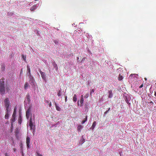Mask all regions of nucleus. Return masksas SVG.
<instances>
[{
	"mask_svg": "<svg viewBox=\"0 0 156 156\" xmlns=\"http://www.w3.org/2000/svg\"><path fill=\"white\" fill-rule=\"evenodd\" d=\"M40 73L41 75V76L43 79L46 81V77L44 73L42 72L41 71H40Z\"/></svg>",
	"mask_w": 156,
	"mask_h": 156,
	"instance_id": "obj_7",
	"label": "nucleus"
},
{
	"mask_svg": "<svg viewBox=\"0 0 156 156\" xmlns=\"http://www.w3.org/2000/svg\"><path fill=\"white\" fill-rule=\"evenodd\" d=\"M143 87V84H142L140 85V86L139 87L140 88H141L142 87Z\"/></svg>",
	"mask_w": 156,
	"mask_h": 156,
	"instance_id": "obj_32",
	"label": "nucleus"
},
{
	"mask_svg": "<svg viewBox=\"0 0 156 156\" xmlns=\"http://www.w3.org/2000/svg\"><path fill=\"white\" fill-rule=\"evenodd\" d=\"M58 96L59 97L61 95V91L60 90H59L58 93Z\"/></svg>",
	"mask_w": 156,
	"mask_h": 156,
	"instance_id": "obj_25",
	"label": "nucleus"
},
{
	"mask_svg": "<svg viewBox=\"0 0 156 156\" xmlns=\"http://www.w3.org/2000/svg\"><path fill=\"white\" fill-rule=\"evenodd\" d=\"M85 58H84H84H82V61H81V62H83V61H84V60H85Z\"/></svg>",
	"mask_w": 156,
	"mask_h": 156,
	"instance_id": "obj_36",
	"label": "nucleus"
},
{
	"mask_svg": "<svg viewBox=\"0 0 156 156\" xmlns=\"http://www.w3.org/2000/svg\"><path fill=\"white\" fill-rule=\"evenodd\" d=\"M4 105L6 108V110L8 111V110H10L9 108L10 105V103L9 100L8 98L5 99L4 101Z\"/></svg>",
	"mask_w": 156,
	"mask_h": 156,
	"instance_id": "obj_1",
	"label": "nucleus"
},
{
	"mask_svg": "<svg viewBox=\"0 0 156 156\" xmlns=\"http://www.w3.org/2000/svg\"><path fill=\"white\" fill-rule=\"evenodd\" d=\"M108 111L107 110L105 112H104V116H105V115L108 112Z\"/></svg>",
	"mask_w": 156,
	"mask_h": 156,
	"instance_id": "obj_29",
	"label": "nucleus"
},
{
	"mask_svg": "<svg viewBox=\"0 0 156 156\" xmlns=\"http://www.w3.org/2000/svg\"><path fill=\"white\" fill-rule=\"evenodd\" d=\"M123 78V77H122V75H121V74H120L119 75V76L118 77V80L119 81L121 80Z\"/></svg>",
	"mask_w": 156,
	"mask_h": 156,
	"instance_id": "obj_18",
	"label": "nucleus"
},
{
	"mask_svg": "<svg viewBox=\"0 0 156 156\" xmlns=\"http://www.w3.org/2000/svg\"><path fill=\"white\" fill-rule=\"evenodd\" d=\"M81 99H83V95H81Z\"/></svg>",
	"mask_w": 156,
	"mask_h": 156,
	"instance_id": "obj_38",
	"label": "nucleus"
},
{
	"mask_svg": "<svg viewBox=\"0 0 156 156\" xmlns=\"http://www.w3.org/2000/svg\"><path fill=\"white\" fill-rule=\"evenodd\" d=\"M38 156H42L41 154H40L39 153H37Z\"/></svg>",
	"mask_w": 156,
	"mask_h": 156,
	"instance_id": "obj_37",
	"label": "nucleus"
},
{
	"mask_svg": "<svg viewBox=\"0 0 156 156\" xmlns=\"http://www.w3.org/2000/svg\"><path fill=\"white\" fill-rule=\"evenodd\" d=\"M86 122V120H83L82 121V124H83L85 122Z\"/></svg>",
	"mask_w": 156,
	"mask_h": 156,
	"instance_id": "obj_33",
	"label": "nucleus"
},
{
	"mask_svg": "<svg viewBox=\"0 0 156 156\" xmlns=\"http://www.w3.org/2000/svg\"><path fill=\"white\" fill-rule=\"evenodd\" d=\"M153 103L152 102V101H151V102H150V103Z\"/></svg>",
	"mask_w": 156,
	"mask_h": 156,
	"instance_id": "obj_47",
	"label": "nucleus"
},
{
	"mask_svg": "<svg viewBox=\"0 0 156 156\" xmlns=\"http://www.w3.org/2000/svg\"><path fill=\"white\" fill-rule=\"evenodd\" d=\"M11 127H12L13 126V123H11Z\"/></svg>",
	"mask_w": 156,
	"mask_h": 156,
	"instance_id": "obj_42",
	"label": "nucleus"
},
{
	"mask_svg": "<svg viewBox=\"0 0 156 156\" xmlns=\"http://www.w3.org/2000/svg\"><path fill=\"white\" fill-rule=\"evenodd\" d=\"M96 122L95 121H94V122L93 123V124L92 126L91 127V128L92 129H93L94 127H95V126H96Z\"/></svg>",
	"mask_w": 156,
	"mask_h": 156,
	"instance_id": "obj_15",
	"label": "nucleus"
},
{
	"mask_svg": "<svg viewBox=\"0 0 156 156\" xmlns=\"http://www.w3.org/2000/svg\"><path fill=\"white\" fill-rule=\"evenodd\" d=\"M110 109V108H108V111H109Z\"/></svg>",
	"mask_w": 156,
	"mask_h": 156,
	"instance_id": "obj_45",
	"label": "nucleus"
},
{
	"mask_svg": "<svg viewBox=\"0 0 156 156\" xmlns=\"http://www.w3.org/2000/svg\"><path fill=\"white\" fill-rule=\"evenodd\" d=\"M108 98H111L113 97V93L112 90L108 91Z\"/></svg>",
	"mask_w": 156,
	"mask_h": 156,
	"instance_id": "obj_9",
	"label": "nucleus"
},
{
	"mask_svg": "<svg viewBox=\"0 0 156 156\" xmlns=\"http://www.w3.org/2000/svg\"><path fill=\"white\" fill-rule=\"evenodd\" d=\"M22 58L24 60V61H25L26 60V56L25 55H22Z\"/></svg>",
	"mask_w": 156,
	"mask_h": 156,
	"instance_id": "obj_24",
	"label": "nucleus"
},
{
	"mask_svg": "<svg viewBox=\"0 0 156 156\" xmlns=\"http://www.w3.org/2000/svg\"><path fill=\"white\" fill-rule=\"evenodd\" d=\"M73 100L74 102H76L77 101L76 96L75 94L74 95Z\"/></svg>",
	"mask_w": 156,
	"mask_h": 156,
	"instance_id": "obj_16",
	"label": "nucleus"
},
{
	"mask_svg": "<svg viewBox=\"0 0 156 156\" xmlns=\"http://www.w3.org/2000/svg\"><path fill=\"white\" fill-rule=\"evenodd\" d=\"M88 97V94H86V95L84 96V97L85 98H87Z\"/></svg>",
	"mask_w": 156,
	"mask_h": 156,
	"instance_id": "obj_26",
	"label": "nucleus"
},
{
	"mask_svg": "<svg viewBox=\"0 0 156 156\" xmlns=\"http://www.w3.org/2000/svg\"><path fill=\"white\" fill-rule=\"evenodd\" d=\"M23 72V70H22V69L21 71H20V74H21Z\"/></svg>",
	"mask_w": 156,
	"mask_h": 156,
	"instance_id": "obj_40",
	"label": "nucleus"
},
{
	"mask_svg": "<svg viewBox=\"0 0 156 156\" xmlns=\"http://www.w3.org/2000/svg\"><path fill=\"white\" fill-rule=\"evenodd\" d=\"M48 105H49V107H51V102H50V103L49 104H48Z\"/></svg>",
	"mask_w": 156,
	"mask_h": 156,
	"instance_id": "obj_34",
	"label": "nucleus"
},
{
	"mask_svg": "<svg viewBox=\"0 0 156 156\" xmlns=\"http://www.w3.org/2000/svg\"><path fill=\"white\" fill-rule=\"evenodd\" d=\"M81 128H82V126L81 125H80L79 126L77 127L78 130V131H80V130Z\"/></svg>",
	"mask_w": 156,
	"mask_h": 156,
	"instance_id": "obj_23",
	"label": "nucleus"
},
{
	"mask_svg": "<svg viewBox=\"0 0 156 156\" xmlns=\"http://www.w3.org/2000/svg\"><path fill=\"white\" fill-rule=\"evenodd\" d=\"M46 103H49V101H46Z\"/></svg>",
	"mask_w": 156,
	"mask_h": 156,
	"instance_id": "obj_43",
	"label": "nucleus"
},
{
	"mask_svg": "<svg viewBox=\"0 0 156 156\" xmlns=\"http://www.w3.org/2000/svg\"><path fill=\"white\" fill-rule=\"evenodd\" d=\"M6 89H7V91H8L9 90H10V89L9 87H7Z\"/></svg>",
	"mask_w": 156,
	"mask_h": 156,
	"instance_id": "obj_35",
	"label": "nucleus"
},
{
	"mask_svg": "<svg viewBox=\"0 0 156 156\" xmlns=\"http://www.w3.org/2000/svg\"><path fill=\"white\" fill-rule=\"evenodd\" d=\"M29 86V85L28 83L27 82H26L24 86V88L25 89H27Z\"/></svg>",
	"mask_w": 156,
	"mask_h": 156,
	"instance_id": "obj_14",
	"label": "nucleus"
},
{
	"mask_svg": "<svg viewBox=\"0 0 156 156\" xmlns=\"http://www.w3.org/2000/svg\"><path fill=\"white\" fill-rule=\"evenodd\" d=\"M83 101H84L83 99H80V106H82Z\"/></svg>",
	"mask_w": 156,
	"mask_h": 156,
	"instance_id": "obj_19",
	"label": "nucleus"
},
{
	"mask_svg": "<svg viewBox=\"0 0 156 156\" xmlns=\"http://www.w3.org/2000/svg\"><path fill=\"white\" fill-rule=\"evenodd\" d=\"M30 138L28 136H27L26 138V144L27 146V148H30Z\"/></svg>",
	"mask_w": 156,
	"mask_h": 156,
	"instance_id": "obj_4",
	"label": "nucleus"
},
{
	"mask_svg": "<svg viewBox=\"0 0 156 156\" xmlns=\"http://www.w3.org/2000/svg\"><path fill=\"white\" fill-rule=\"evenodd\" d=\"M16 133H18V132H17V131H16Z\"/></svg>",
	"mask_w": 156,
	"mask_h": 156,
	"instance_id": "obj_48",
	"label": "nucleus"
},
{
	"mask_svg": "<svg viewBox=\"0 0 156 156\" xmlns=\"http://www.w3.org/2000/svg\"><path fill=\"white\" fill-rule=\"evenodd\" d=\"M13 149V150H14V152H15V151H16V149H15V148H14V149Z\"/></svg>",
	"mask_w": 156,
	"mask_h": 156,
	"instance_id": "obj_41",
	"label": "nucleus"
},
{
	"mask_svg": "<svg viewBox=\"0 0 156 156\" xmlns=\"http://www.w3.org/2000/svg\"><path fill=\"white\" fill-rule=\"evenodd\" d=\"M55 105L56 109L58 111H60L61 110V108L57 106L56 104H55Z\"/></svg>",
	"mask_w": 156,
	"mask_h": 156,
	"instance_id": "obj_21",
	"label": "nucleus"
},
{
	"mask_svg": "<svg viewBox=\"0 0 156 156\" xmlns=\"http://www.w3.org/2000/svg\"><path fill=\"white\" fill-rule=\"evenodd\" d=\"M20 148H21V149L22 148H23V144H22V143H21L20 144Z\"/></svg>",
	"mask_w": 156,
	"mask_h": 156,
	"instance_id": "obj_28",
	"label": "nucleus"
},
{
	"mask_svg": "<svg viewBox=\"0 0 156 156\" xmlns=\"http://www.w3.org/2000/svg\"><path fill=\"white\" fill-rule=\"evenodd\" d=\"M12 118L11 119V123H13L15 121V116H12Z\"/></svg>",
	"mask_w": 156,
	"mask_h": 156,
	"instance_id": "obj_17",
	"label": "nucleus"
},
{
	"mask_svg": "<svg viewBox=\"0 0 156 156\" xmlns=\"http://www.w3.org/2000/svg\"><path fill=\"white\" fill-rule=\"evenodd\" d=\"M6 111V112L5 116V118L6 119H8L9 118V115L10 112V110H8V111Z\"/></svg>",
	"mask_w": 156,
	"mask_h": 156,
	"instance_id": "obj_8",
	"label": "nucleus"
},
{
	"mask_svg": "<svg viewBox=\"0 0 156 156\" xmlns=\"http://www.w3.org/2000/svg\"><path fill=\"white\" fill-rule=\"evenodd\" d=\"M27 71H28L27 74H30V67L29 66L27 65Z\"/></svg>",
	"mask_w": 156,
	"mask_h": 156,
	"instance_id": "obj_11",
	"label": "nucleus"
},
{
	"mask_svg": "<svg viewBox=\"0 0 156 156\" xmlns=\"http://www.w3.org/2000/svg\"><path fill=\"white\" fill-rule=\"evenodd\" d=\"M154 96L156 97V92H155Z\"/></svg>",
	"mask_w": 156,
	"mask_h": 156,
	"instance_id": "obj_44",
	"label": "nucleus"
},
{
	"mask_svg": "<svg viewBox=\"0 0 156 156\" xmlns=\"http://www.w3.org/2000/svg\"><path fill=\"white\" fill-rule=\"evenodd\" d=\"M78 105H79V102H78Z\"/></svg>",
	"mask_w": 156,
	"mask_h": 156,
	"instance_id": "obj_49",
	"label": "nucleus"
},
{
	"mask_svg": "<svg viewBox=\"0 0 156 156\" xmlns=\"http://www.w3.org/2000/svg\"><path fill=\"white\" fill-rule=\"evenodd\" d=\"M26 98L27 100L29 102L30 101V96L29 94H28L27 95Z\"/></svg>",
	"mask_w": 156,
	"mask_h": 156,
	"instance_id": "obj_20",
	"label": "nucleus"
},
{
	"mask_svg": "<svg viewBox=\"0 0 156 156\" xmlns=\"http://www.w3.org/2000/svg\"><path fill=\"white\" fill-rule=\"evenodd\" d=\"M37 7V6L36 5H33L30 8V10L31 11H34V10L36 9Z\"/></svg>",
	"mask_w": 156,
	"mask_h": 156,
	"instance_id": "obj_10",
	"label": "nucleus"
},
{
	"mask_svg": "<svg viewBox=\"0 0 156 156\" xmlns=\"http://www.w3.org/2000/svg\"><path fill=\"white\" fill-rule=\"evenodd\" d=\"M31 106L29 107L27 110L26 111V116L27 119H29L30 116L31 115Z\"/></svg>",
	"mask_w": 156,
	"mask_h": 156,
	"instance_id": "obj_3",
	"label": "nucleus"
},
{
	"mask_svg": "<svg viewBox=\"0 0 156 156\" xmlns=\"http://www.w3.org/2000/svg\"><path fill=\"white\" fill-rule=\"evenodd\" d=\"M94 92V89H92V91L90 92V94H91L92 93H93Z\"/></svg>",
	"mask_w": 156,
	"mask_h": 156,
	"instance_id": "obj_30",
	"label": "nucleus"
},
{
	"mask_svg": "<svg viewBox=\"0 0 156 156\" xmlns=\"http://www.w3.org/2000/svg\"><path fill=\"white\" fill-rule=\"evenodd\" d=\"M28 76H29L30 80V81H31V82L30 83V84L32 85L33 84L34 85L35 83H34V79L33 78V77L32 76L31 74H28Z\"/></svg>",
	"mask_w": 156,
	"mask_h": 156,
	"instance_id": "obj_6",
	"label": "nucleus"
},
{
	"mask_svg": "<svg viewBox=\"0 0 156 156\" xmlns=\"http://www.w3.org/2000/svg\"><path fill=\"white\" fill-rule=\"evenodd\" d=\"M1 80L2 81H1L0 83H3V81H4V80H5V79L4 78L2 77V78Z\"/></svg>",
	"mask_w": 156,
	"mask_h": 156,
	"instance_id": "obj_27",
	"label": "nucleus"
},
{
	"mask_svg": "<svg viewBox=\"0 0 156 156\" xmlns=\"http://www.w3.org/2000/svg\"><path fill=\"white\" fill-rule=\"evenodd\" d=\"M67 101V96H66L65 97V102H66Z\"/></svg>",
	"mask_w": 156,
	"mask_h": 156,
	"instance_id": "obj_31",
	"label": "nucleus"
},
{
	"mask_svg": "<svg viewBox=\"0 0 156 156\" xmlns=\"http://www.w3.org/2000/svg\"><path fill=\"white\" fill-rule=\"evenodd\" d=\"M16 109H17V108L16 107H15V108L14 109V111H13V114L12 115V116H13V117L16 116Z\"/></svg>",
	"mask_w": 156,
	"mask_h": 156,
	"instance_id": "obj_12",
	"label": "nucleus"
},
{
	"mask_svg": "<svg viewBox=\"0 0 156 156\" xmlns=\"http://www.w3.org/2000/svg\"><path fill=\"white\" fill-rule=\"evenodd\" d=\"M53 66L54 68H55L56 70H57L58 69L57 65L56 63H54L53 64Z\"/></svg>",
	"mask_w": 156,
	"mask_h": 156,
	"instance_id": "obj_22",
	"label": "nucleus"
},
{
	"mask_svg": "<svg viewBox=\"0 0 156 156\" xmlns=\"http://www.w3.org/2000/svg\"><path fill=\"white\" fill-rule=\"evenodd\" d=\"M77 59H79V57H77Z\"/></svg>",
	"mask_w": 156,
	"mask_h": 156,
	"instance_id": "obj_46",
	"label": "nucleus"
},
{
	"mask_svg": "<svg viewBox=\"0 0 156 156\" xmlns=\"http://www.w3.org/2000/svg\"><path fill=\"white\" fill-rule=\"evenodd\" d=\"M0 93L2 95L5 94L4 81H3V83H0Z\"/></svg>",
	"mask_w": 156,
	"mask_h": 156,
	"instance_id": "obj_2",
	"label": "nucleus"
},
{
	"mask_svg": "<svg viewBox=\"0 0 156 156\" xmlns=\"http://www.w3.org/2000/svg\"><path fill=\"white\" fill-rule=\"evenodd\" d=\"M87 116H86V118H85V119L84 120H86V121H87Z\"/></svg>",
	"mask_w": 156,
	"mask_h": 156,
	"instance_id": "obj_39",
	"label": "nucleus"
},
{
	"mask_svg": "<svg viewBox=\"0 0 156 156\" xmlns=\"http://www.w3.org/2000/svg\"><path fill=\"white\" fill-rule=\"evenodd\" d=\"M29 126L30 127V129L31 130L33 129V127L34 126V127H35V126H34L33 121L32 119V117H31L30 119V122H29Z\"/></svg>",
	"mask_w": 156,
	"mask_h": 156,
	"instance_id": "obj_5",
	"label": "nucleus"
},
{
	"mask_svg": "<svg viewBox=\"0 0 156 156\" xmlns=\"http://www.w3.org/2000/svg\"><path fill=\"white\" fill-rule=\"evenodd\" d=\"M22 118L21 116L20 115L19 117L18 120V122L19 124H21V122H22Z\"/></svg>",
	"mask_w": 156,
	"mask_h": 156,
	"instance_id": "obj_13",
	"label": "nucleus"
}]
</instances>
